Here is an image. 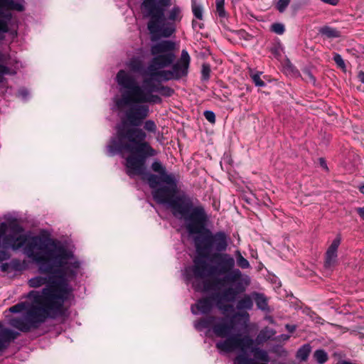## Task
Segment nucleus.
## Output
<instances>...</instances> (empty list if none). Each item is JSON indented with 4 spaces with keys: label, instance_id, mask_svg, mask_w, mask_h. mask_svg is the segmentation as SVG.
<instances>
[{
    "label": "nucleus",
    "instance_id": "c756f323",
    "mask_svg": "<svg viewBox=\"0 0 364 364\" xmlns=\"http://www.w3.org/2000/svg\"><path fill=\"white\" fill-rule=\"evenodd\" d=\"M216 11L220 17L225 16V11L224 9V0H216Z\"/></svg>",
    "mask_w": 364,
    "mask_h": 364
},
{
    "label": "nucleus",
    "instance_id": "5701e85b",
    "mask_svg": "<svg viewBox=\"0 0 364 364\" xmlns=\"http://www.w3.org/2000/svg\"><path fill=\"white\" fill-rule=\"evenodd\" d=\"M220 259L223 263V266L222 267L220 272L222 273H225L229 269L233 267L234 259L228 255L221 256Z\"/></svg>",
    "mask_w": 364,
    "mask_h": 364
},
{
    "label": "nucleus",
    "instance_id": "f704fd0d",
    "mask_svg": "<svg viewBox=\"0 0 364 364\" xmlns=\"http://www.w3.org/2000/svg\"><path fill=\"white\" fill-rule=\"evenodd\" d=\"M251 77L256 86H257V87L265 86V83L263 80H261L260 75L259 73L252 75Z\"/></svg>",
    "mask_w": 364,
    "mask_h": 364
},
{
    "label": "nucleus",
    "instance_id": "aec40b11",
    "mask_svg": "<svg viewBox=\"0 0 364 364\" xmlns=\"http://www.w3.org/2000/svg\"><path fill=\"white\" fill-rule=\"evenodd\" d=\"M275 331L269 328H264L261 330L257 336V340L263 342L272 338L275 335Z\"/></svg>",
    "mask_w": 364,
    "mask_h": 364
},
{
    "label": "nucleus",
    "instance_id": "20e7f679",
    "mask_svg": "<svg viewBox=\"0 0 364 364\" xmlns=\"http://www.w3.org/2000/svg\"><path fill=\"white\" fill-rule=\"evenodd\" d=\"M168 186L152 191L154 200L170 208L174 216L183 219L186 228H205V211L203 207L196 205L193 200L184 193H177V186L173 176H164L161 181Z\"/></svg>",
    "mask_w": 364,
    "mask_h": 364
},
{
    "label": "nucleus",
    "instance_id": "473e14b6",
    "mask_svg": "<svg viewBox=\"0 0 364 364\" xmlns=\"http://www.w3.org/2000/svg\"><path fill=\"white\" fill-rule=\"evenodd\" d=\"M237 263L238 266H240L242 269H247L250 267L249 262L245 258H244L240 253L237 258Z\"/></svg>",
    "mask_w": 364,
    "mask_h": 364
},
{
    "label": "nucleus",
    "instance_id": "a19ab883",
    "mask_svg": "<svg viewBox=\"0 0 364 364\" xmlns=\"http://www.w3.org/2000/svg\"><path fill=\"white\" fill-rule=\"evenodd\" d=\"M10 73V69L7 66L0 64V75H9Z\"/></svg>",
    "mask_w": 364,
    "mask_h": 364
},
{
    "label": "nucleus",
    "instance_id": "f8f14e48",
    "mask_svg": "<svg viewBox=\"0 0 364 364\" xmlns=\"http://www.w3.org/2000/svg\"><path fill=\"white\" fill-rule=\"evenodd\" d=\"M341 237L337 236L332 242L326 253L324 268L326 270L331 271L337 264V250L341 243Z\"/></svg>",
    "mask_w": 364,
    "mask_h": 364
},
{
    "label": "nucleus",
    "instance_id": "c9c22d12",
    "mask_svg": "<svg viewBox=\"0 0 364 364\" xmlns=\"http://www.w3.org/2000/svg\"><path fill=\"white\" fill-rule=\"evenodd\" d=\"M240 277L241 272L239 269H235L228 275V279L232 282H235L238 280Z\"/></svg>",
    "mask_w": 364,
    "mask_h": 364
},
{
    "label": "nucleus",
    "instance_id": "f03ea898",
    "mask_svg": "<svg viewBox=\"0 0 364 364\" xmlns=\"http://www.w3.org/2000/svg\"><path fill=\"white\" fill-rule=\"evenodd\" d=\"M146 134L141 129L136 127L121 128L117 130V136L110 139L107 146L109 156L117 153H129L126 158L127 173L130 177L134 176H145L149 186L154 190L159 184L161 177L146 173V160L149 157L157 155V151L146 141Z\"/></svg>",
    "mask_w": 364,
    "mask_h": 364
},
{
    "label": "nucleus",
    "instance_id": "39448f33",
    "mask_svg": "<svg viewBox=\"0 0 364 364\" xmlns=\"http://www.w3.org/2000/svg\"><path fill=\"white\" fill-rule=\"evenodd\" d=\"M171 5V0H144L141 8L149 17L147 28L150 33L158 37H170L176 31L173 22L165 21L164 12Z\"/></svg>",
    "mask_w": 364,
    "mask_h": 364
},
{
    "label": "nucleus",
    "instance_id": "0eeeda50",
    "mask_svg": "<svg viewBox=\"0 0 364 364\" xmlns=\"http://www.w3.org/2000/svg\"><path fill=\"white\" fill-rule=\"evenodd\" d=\"M117 84L127 91L122 93L120 99L116 102L118 109H122L132 104L144 103L146 93L138 85L136 80L124 70H120L116 76Z\"/></svg>",
    "mask_w": 364,
    "mask_h": 364
},
{
    "label": "nucleus",
    "instance_id": "3c124183",
    "mask_svg": "<svg viewBox=\"0 0 364 364\" xmlns=\"http://www.w3.org/2000/svg\"><path fill=\"white\" fill-rule=\"evenodd\" d=\"M7 264H2L1 265V268L3 271H5L6 269Z\"/></svg>",
    "mask_w": 364,
    "mask_h": 364
},
{
    "label": "nucleus",
    "instance_id": "13d9d810",
    "mask_svg": "<svg viewBox=\"0 0 364 364\" xmlns=\"http://www.w3.org/2000/svg\"><path fill=\"white\" fill-rule=\"evenodd\" d=\"M205 269H206V272H208V267L206 266L205 267Z\"/></svg>",
    "mask_w": 364,
    "mask_h": 364
},
{
    "label": "nucleus",
    "instance_id": "ea45409f",
    "mask_svg": "<svg viewBox=\"0 0 364 364\" xmlns=\"http://www.w3.org/2000/svg\"><path fill=\"white\" fill-rule=\"evenodd\" d=\"M290 336L287 334H282L274 338L275 341L282 342L287 341L289 339Z\"/></svg>",
    "mask_w": 364,
    "mask_h": 364
},
{
    "label": "nucleus",
    "instance_id": "603ef678",
    "mask_svg": "<svg viewBox=\"0 0 364 364\" xmlns=\"http://www.w3.org/2000/svg\"><path fill=\"white\" fill-rule=\"evenodd\" d=\"M360 191L364 194V184L359 188Z\"/></svg>",
    "mask_w": 364,
    "mask_h": 364
},
{
    "label": "nucleus",
    "instance_id": "393cba45",
    "mask_svg": "<svg viewBox=\"0 0 364 364\" xmlns=\"http://www.w3.org/2000/svg\"><path fill=\"white\" fill-rule=\"evenodd\" d=\"M252 304L251 298L247 296L238 301L237 308L239 309H250L252 307Z\"/></svg>",
    "mask_w": 364,
    "mask_h": 364
},
{
    "label": "nucleus",
    "instance_id": "49530a36",
    "mask_svg": "<svg viewBox=\"0 0 364 364\" xmlns=\"http://www.w3.org/2000/svg\"><path fill=\"white\" fill-rule=\"evenodd\" d=\"M319 162H320V165H321V166L323 169H325V170H326V171H327V170H328V167H327V165H326V163L325 160H324L323 159L321 158V159H319Z\"/></svg>",
    "mask_w": 364,
    "mask_h": 364
},
{
    "label": "nucleus",
    "instance_id": "2f4dec72",
    "mask_svg": "<svg viewBox=\"0 0 364 364\" xmlns=\"http://www.w3.org/2000/svg\"><path fill=\"white\" fill-rule=\"evenodd\" d=\"M289 3L290 0H279L276 7L280 13H283L286 10Z\"/></svg>",
    "mask_w": 364,
    "mask_h": 364
},
{
    "label": "nucleus",
    "instance_id": "dca6fc26",
    "mask_svg": "<svg viewBox=\"0 0 364 364\" xmlns=\"http://www.w3.org/2000/svg\"><path fill=\"white\" fill-rule=\"evenodd\" d=\"M213 245L218 251L225 250L228 246L227 237L223 232L215 234L212 238Z\"/></svg>",
    "mask_w": 364,
    "mask_h": 364
},
{
    "label": "nucleus",
    "instance_id": "7ed1b4c3",
    "mask_svg": "<svg viewBox=\"0 0 364 364\" xmlns=\"http://www.w3.org/2000/svg\"><path fill=\"white\" fill-rule=\"evenodd\" d=\"M189 240L194 245L191 257L193 264L182 270V277L187 286H191L193 299L197 302L191 307L193 316V327L198 332L205 329V229H187Z\"/></svg>",
    "mask_w": 364,
    "mask_h": 364
},
{
    "label": "nucleus",
    "instance_id": "7c9ffc66",
    "mask_svg": "<svg viewBox=\"0 0 364 364\" xmlns=\"http://www.w3.org/2000/svg\"><path fill=\"white\" fill-rule=\"evenodd\" d=\"M144 127L147 132L151 133H155L156 132V125L152 120L146 121Z\"/></svg>",
    "mask_w": 364,
    "mask_h": 364
},
{
    "label": "nucleus",
    "instance_id": "c03bdc74",
    "mask_svg": "<svg viewBox=\"0 0 364 364\" xmlns=\"http://www.w3.org/2000/svg\"><path fill=\"white\" fill-rule=\"evenodd\" d=\"M322 2L325 4H328L332 6H336L338 4L339 0H321Z\"/></svg>",
    "mask_w": 364,
    "mask_h": 364
},
{
    "label": "nucleus",
    "instance_id": "6e6552de",
    "mask_svg": "<svg viewBox=\"0 0 364 364\" xmlns=\"http://www.w3.org/2000/svg\"><path fill=\"white\" fill-rule=\"evenodd\" d=\"M190 56L186 50L181 51L180 58L172 65L169 70L161 69L157 73H153L151 79L159 81L178 80L188 75L190 64Z\"/></svg>",
    "mask_w": 364,
    "mask_h": 364
},
{
    "label": "nucleus",
    "instance_id": "58836bf2",
    "mask_svg": "<svg viewBox=\"0 0 364 364\" xmlns=\"http://www.w3.org/2000/svg\"><path fill=\"white\" fill-rule=\"evenodd\" d=\"M206 120L209 121L212 124H214L215 122V114L211 111H206Z\"/></svg>",
    "mask_w": 364,
    "mask_h": 364
},
{
    "label": "nucleus",
    "instance_id": "4d7b16f0",
    "mask_svg": "<svg viewBox=\"0 0 364 364\" xmlns=\"http://www.w3.org/2000/svg\"><path fill=\"white\" fill-rule=\"evenodd\" d=\"M205 304H206V309H208V301L206 300L205 301Z\"/></svg>",
    "mask_w": 364,
    "mask_h": 364
},
{
    "label": "nucleus",
    "instance_id": "5fc2aeb1",
    "mask_svg": "<svg viewBox=\"0 0 364 364\" xmlns=\"http://www.w3.org/2000/svg\"><path fill=\"white\" fill-rule=\"evenodd\" d=\"M196 22L195 21H193V28H196Z\"/></svg>",
    "mask_w": 364,
    "mask_h": 364
},
{
    "label": "nucleus",
    "instance_id": "9b49d317",
    "mask_svg": "<svg viewBox=\"0 0 364 364\" xmlns=\"http://www.w3.org/2000/svg\"><path fill=\"white\" fill-rule=\"evenodd\" d=\"M232 328H233L232 323H227V322H223V323H220L219 324H217L214 327V332L219 337L227 338L225 340V341L228 340V339H230V338H232V337H238L239 338H243L245 337V336H242L240 334H237V335H235V336H230V334L231 333ZM245 336H249L248 335H245ZM221 342H224V341H219V342H218L216 343L217 348L220 351H223V352H225V353H230V352H233V351H235V350H238V353H237V355L236 356H237L241 353V350L239 348H235V349H234L233 350H231V351H225V350L218 348V344L219 343H221Z\"/></svg>",
    "mask_w": 364,
    "mask_h": 364
},
{
    "label": "nucleus",
    "instance_id": "423d86ee",
    "mask_svg": "<svg viewBox=\"0 0 364 364\" xmlns=\"http://www.w3.org/2000/svg\"><path fill=\"white\" fill-rule=\"evenodd\" d=\"M176 43L169 40L160 41L151 46L150 53L153 56L147 67V75L153 77L154 73L170 67L176 58Z\"/></svg>",
    "mask_w": 364,
    "mask_h": 364
},
{
    "label": "nucleus",
    "instance_id": "bb28decb",
    "mask_svg": "<svg viewBox=\"0 0 364 364\" xmlns=\"http://www.w3.org/2000/svg\"><path fill=\"white\" fill-rule=\"evenodd\" d=\"M255 302L259 309L262 310H266L267 309V301L264 295L257 294Z\"/></svg>",
    "mask_w": 364,
    "mask_h": 364
},
{
    "label": "nucleus",
    "instance_id": "a18cd8bd",
    "mask_svg": "<svg viewBox=\"0 0 364 364\" xmlns=\"http://www.w3.org/2000/svg\"><path fill=\"white\" fill-rule=\"evenodd\" d=\"M285 328L290 333H293L296 328L295 325H290V324H287L285 326Z\"/></svg>",
    "mask_w": 364,
    "mask_h": 364
},
{
    "label": "nucleus",
    "instance_id": "09e8293b",
    "mask_svg": "<svg viewBox=\"0 0 364 364\" xmlns=\"http://www.w3.org/2000/svg\"><path fill=\"white\" fill-rule=\"evenodd\" d=\"M358 77L359 80L364 84V72L360 71L358 74Z\"/></svg>",
    "mask_w": 364,
    "mask_h": 364
},
{
    "label": "nucleus",
    "instance_id": "ddd939ff",
    "mask_svg": "<svg viewBox=\"0 0 364 364\" xmlns=\"http://www.w3.org/2000/svg\"><path fill=\"white\" fill-rule=\"evenodd\" d=\"M22 230L23 229H0V262L9 257V255L6 251V249L9 248L10 245L4 244V242L11 238L14 231Z\"/></svg>",
    "mask_w": 364,
    "mask_h": 364
},
{
    "label": "nucleus",
    "instance_id": "c85d7f7f",
    "mask_svg": "<svg viewBox=\"0 0 364 364\" xmlns=\"http://www.w3.org/2000/svg\"><path fill=\"white\" fill-rule=\"evenodd\" d=\"M271 31L277 34L282 35L284 33L285 27L282 23H275L271 26Z\"/></svg>",
    "mask_w": 364,
    "mask_h": 364
},
{
    "label": "nucleus",
    "instance_id": "e433bc0d",
    "mask_svg": "<svg viewBox=\"0 0 364 364\" xmlns=\"http://www.w3.org/2000/svg\"><path fill=\"white\" fill-rule=\"evenodd\" d=\"M333 60L336 62V63L338 65L340 68H344L345 67V63L343 60L342 57L339 54H336L333 56Z\"/></svg>",
    "mask_w": 364,
    "mask_h": 364
},
{
    "label": "nucleus",
    "instance_id": "6ab92c4d",
    "mask_svg": "<svg viewBox=\"0 0 364 364\" xmlns=\"http://www.w3.org/2000/svg\"><path fill=\"white\" fill-rule=\"evenodd\" d=\"M127 65L129 68L134 73H139L143 69V62L139 58L137 57L131 58Z\"/></svg>",
    "mask_w": 364,
    "mask_h": 364
},
{
    "label": "nucleus",
    "instance_id": "4be33fe9",
    "mask_svg": "<svg viewBox=\"0 0 364 364\" xmlns=\"http://www.w3.org/2000/svg\"><path fill=\"white\" fill-rule=\"evenodd\" d=\"M151 169L161 175V181H163L164 176H172L166 173V168L164 167L161 161L156 160L151 164Z\"/></svg>",
    "mask_w": 364,
    "mask_h": 364
},
{
    "label": "nucleus",
    "instance_id": "a211bd4d",
    "mask_svg": "<svg viewBox=\"0 0 364 364\" xmlns=\"http://www.w3.org/2000/svg\"><path fill=\"white\" fill-rule=\"evenodd\" d=\"M319 33L328 38H339L341 36L338 30L328 26H324L320 28Z\"/></svg>",
    "mask_w": 364,
    "mask_h": 364
},
{
    "label": "nucleus",
    "instance_id": "2eb2a0df",
    "mask_svg": "<svg viewBox=\"0 0 364 364\" xmlns=\"http://www.w3.org/2000/svg\"><path fill=\"white\" fill-rule=\"evenodd\" d=\"M144 83L145 85H149V91L151 92H157L160 93V95L166 97H171L174 93L173 89L161 84L158 85H151L150 83V80L148 79H145L144 80Z\"/></svg>",
    "mask_w": 364,
    "mask_h": 364
},
{
    "label": "nucleus",
    "instance_id": "a878e982",
    "mask_svg": "<svg viewBox=\"0 0 364 364\" xmlns=\"http://www.w3.org/2000/svg\"><path fill=\"white\" fill-rule=\"evenodd\" d=\"M181 11L179 7L174 6L168 14V20L171 21H179L181 19Z\"/></svg>",
    "mask_w": 364,
    "mask_h": 364
},
{
    "label": "nucleus",
    "instance_id": "72a5a7b5",
    "mask_svg": "<svg viewBox=\"0 0 364 364\" xmlns=\"http://www.w3.org/2000/svg\"><path fill=\"white\" fill-rule=\"evenodd\" d=\"M223 296L228 301H233L235 298L236 294L232 288H229L223 292Z\"/></svg>",
    "mask_w": 364,
    "mask_h": 364
},
{
    "label": "nucleus",
    "instance_id": "412c9836",
    "mask_svg": "<svg viewBox=\"0 0 364 364\" xmlns=\"http://www.w3.org/2000/svg\"><path fill=\"white\" fill-rule=\"evenodd\" d=\"M311 348L309 344L303 345L296 353V358L301 360L305 361L307 360L309 353L311 352Z\"/></svg>",
    "mask_w": 364,
    "mask_h": 364
},
{
    "label": "nucleus",
    "instance_id": "4468645a",
    "mask_svg": "<svg viewBox=\"0 0 364 364\" xmlns=\"http://www.w3.org/2000/svg\"><path fill=\"white\" fill-rule=\"evenodd\" d=\"M18 335V333L8 328L0 330V350L6 348L10 342L14 340Z\"/></svg>",
    "mask_w": 364,
    "mask_h": 364
},
{
    "label": "nucleus",
    "instance_id": "864d4df0",
    "mask_svg": "<svg viewBox=\"0 0 364 364\" xmlns=\"http://www.w3.org/2000/svg\"><path fill=\"white\" fill-rule=\"evenodd\" d=\"M226 159H227V161H228L229 164H230V162H231L230 159H228V157L224 158V160H226Z\"/></svg>",
    "mask_w": 364,
    "mask_h": 364
},
{
    "label": "nucleus",
    "instance_id": "9d476101",
    "mask_svg": "<svg viewBox=\"0 0 364 364\" xmlns=\"http://www.w3.org/2000/svg\"><path fill=\"white\" fill-rule=\"evenodd\" d=\"M149 113L147 105L136 104L131 106L125 113L128 122L133 126H139Z\"/></svg>",
    "mask_w": 364,
    "mask_h": 364
},
{
    "label": "nucleus",
    "instance_id": "de8ad7c7",
    "mask_svg": "<svg viewBox=\"0 0 364 364\" xmlns=\"http://www.w3.org/2000/svg\"><path fill=\"white\" fill-rule=\"evenodd\" d=\"M208 233H209V229H206V240H205V242H206V252L208 251V249L209 245H210V238L208 237Z\"/></svg>",
    "mask_w": 364,
    "mask_h": 364
},
{
    "label": "nucleus",
    "instance_id": "8fccbe9b",
    "mask_svg": "<svg viewBox=\"0 0 364 364\" xmlns=\"http://www.w3.org/2000/svg\"><path fill=\"white\" fill-rule=\"evenodd\" d=\"M201 77L205 79V63L201 65Z\"/></svg>",
    "mask_w": 364,
    "mask_h": 364
},
{
    "label": "nucleus",
    "instance_id": "cd10ccee",
    "mask_svg": "<svg viewBox=\"0 0 364 364\" xmlns=\"http://www.w3.org/2000/svg\"><path fill=\"white\" fill-rule=\"evenodd\" d=\"M161 102H162V100L159 96L156 95H152L149 90L146 93L144 103L149 102V103H154V104H160V103H161Z\"/></svg>",
    "mask_w": 364,
    "mask_h": 364
},
{
    "label": "nucleus",
    "instance_id": "bf43d9fd",
    "mask_svg": "<svg viewBox=\"0 0 364 364\" xmlns=\"http://www.w3.org/2000/svg\"><path fill=\"white\" fill-rule=\"evenodd\" d=\"M205 285H206V286L208 285V283H207V282L205 283Z\"/></svg>",
    "mask_w": 364,
    "mask_h": 364
},
{
    "label": "nucleus",
    "instance_id": "4c0bfd02",
    "mask_svg": "<svg viewBox=\"0 0 364 364\" xmlns=\"http://www.w3.org/2000/svg\"><path fill=\"white\" fill-rule=\"evenodd\" d=\"M286 71L292 73L294 75L299 74L298 70L289 62L286 67Z\"/></svg>",
    "mask_w": 364,
    "mask_h": 364
},
{
    "label": "nucleus",
    "instance_id": "6e6d98bb",
    "mask_svg": "<svg viewBox=\"0 0 364 364\" xmlns=\"http://www.w3.org/2000/svg\"><path fill=\"white\" fill-rule=\"evenodd\" d=\"M205 72H206V77H207L208 74V72H209V68L207 66H206Z\"/></svg>",
    "mask_w": 364,
    "mask_h": 364
},
{
    "label": "nucleus",
    "instance_id": "1a4fd4ad",
    "mask_svg": "<svg viewBox=\"0 0 364 364\" xmlns=\"http://www.w3.org/2000/svg\"><path fill=\"white\" fill-rule=\"evenodd\" d=\"M3 8L17 11H24V6L21 3L16 2L14 0H0V40H4V34L9 33V23L12 18L11 13L2 12Z\"/></svg>",
    "mask_w": 364,
    "mask_h": 364
},
{
    "label": "nucleus",
    "instance_id": "f257e3e1",
    "mask_svg": "<svg viewBox=\"0 0 364 364\" xmlns=\"http://www.w3.org/2000/svg\"><path fill=\"white\" fill-rule=\"evenodd\" d=\"M24 230L14 231L11 238L4 244L13 250L23 247L24 254L38 264L39 272L48 274L28 279L30 287L46 285L41 292L31 291L27 294L31 303L22 301L9 308L11 313L23 314L11 319V326L21 332H28L38 328L48 318L61 315L65 301L73 296L68 280L80 273V262L68 242L53 239L45 232L32 236Z\"/></svg>",
    "mask_w": 364,
    "mask_h": 364
},
{
    "label": "nucleus",
    "instance_id": "b1692460",
    "mask_svg": "<svg viewBox=\"0 0 364 364\" xmlns=\"http://www.w3.org/2000/svg\"><path fill=\"white\" fill-rule=\"evenodd\" d=\"M314 358L318 364H323L328 360V355L323 350H316L313 355Z\"/></svg>",
    "mask_w": 364,
    "mask_h": 364
},
{
    "label": "nucleus",
    "instance_id": "37998d69",
    "mask_svg": "<svg viewBox=\"0 0 364 364\" xmlns=\"http://www.w3.org/2000/svg\"><path fill=\"white\" fill-rule=\"evenodd\" d=\"M356 213L360 218L364 220V207H359L355 209Z\"/></svg>",
    "mask_w": 364,
    "mask_h": 364
},
{
    "label": "nucleus",
    "instance_id": "79ce46f5",
    "mask_svg": "<svg viewBox=\"0 0 364 364\" xmlns=\"http://www.w3.org/2000/svg\"><path fill=\"white\" fill-rule=\"evenodd\" d=\"M193 12L197 18H198V19L202 18V12H201V10L200 8L194 7L193 9Z\"/></svg>",
    "mask_w": 364,
    "mask_h": 364
},
{
    "label": "nucleus",
    "instance_id": "f3484780",
    "mask_svg": "<svg viewBox=\"0 0 364 364\" xmlns=\"http://www.w3.org/2000/svg\"><path fill=\"white\" fill-rule=\"evenodd\" d=\"M0 228H21L20 220L11 214L4 216V221L0 223Z\"/></svg>",
    "mask_w": 364,
    "mask_h": 364
}]
</instances>
